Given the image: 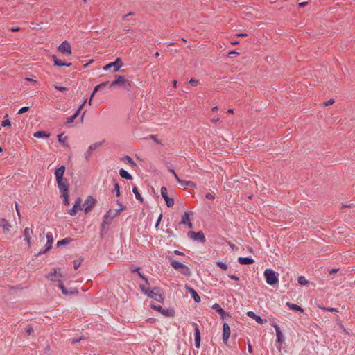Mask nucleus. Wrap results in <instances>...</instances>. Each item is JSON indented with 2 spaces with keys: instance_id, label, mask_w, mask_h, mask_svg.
I'll list each match as a JSON object with an SVG mask.
<instances>
[{
  "instance_id": "obj_51",
  "label": "nucleus",
  "mask_w": 355,
  "mask_h": 355,
  "mask_svg": "<svg viewBox=\"0 0 355 355\" xmlns=\"http://www.w3.org/2000/svg\"><path fill=\"white\" fill-rule=\"evenodd\" d=\"M57 275V270L55 268H53L51 272L49 273V275H47V278L50 279L53 276H55Z\"/></svg>"
},
{
  "instance_id": "obj_22",
  "label": "nucleus",
  "mask_w": 355,
  "mask_h": 355,
  "mask_svg": "<svg viewBox=\"0 0 355 355\" xmlns=\"http://www.w3.org/2000/svg\"><path fill=\"white\" fill-rule=\"evenodd\" d=\"M160 313L166 317H174L175 312L173 308H169L166 309L162 308Z\"/></svg>"
},
{
  "instance_id": "obj_5",
  "label": "nucleus",
  "mask_w": 355,
  "mask_h": 355,
  "mask_svg": "<svg viewBox=\"0 0 355 355\" xmlns=\"http://www.w3.org/2000/svg\"><path fill=\"white\" fill-rule=\"evenodd\" d=\"M263 275L266 283L269 285L273 286L279 282V274L272 269H266Z\"/></svg>"
},
{
  "instance_id": "obj_32",
  "label": "nucleus",
  "mask_w": 355,
  "mask_h": 355,
  "mask_svg": "<svg viewBox=\"0 0 355 355\" xmlns=\"http://www.w3.org/2000/svg\"><path fill=\"white\" fill-rule=\"evenodd\" d=\"M104 140L101 141H99V142H96V143H94V144H91L89 146V151H94V150H98V148L103 145V144L104 143Z\"/></svg>"
},
{
  "instance_id": "obj_26",
  "label": "nucleus",
  "mask_w": 355,
  "mask_h": 355,
  "mask_svg": "<svg viewBox=\"0 0 355 355\" xmlns=\"http://www.w3.org/2000/svg\"><path fill=\"white\" fill-rule=\"evenodd\" d=\"M0 227H1L4 232L10 230L11 225L10 223L5 218H0Z\"/></svg>"
},
{
  "instance_id": "obj_12",
  "label": "nucleus",
  "mask_w": 355,
  "mask_h": 355,
  "mask_svg": "<svg viewBox=\"0 0 355 355\" xmlns=\"http://www.w3.org/2000/svg\"><path fill=\"white\" fill-rule=\"evenodd\" d=\"M88 202H90V204L88 205H86V207L84 209L85 213L87 214L89 213L92 209L95 206L96 200L93 198L92 196H89L87 198V200L85 201L84 205H86L88 203Z\"/></svg>"
},
{
  "instance_id": "obj_35",
  "label": "nucleus",
  "mask_w": 355,
  "mask_h": 355,
  "mask_svg": "<svg viewBox=\"0 0 355 355\" xmlns=\"http://www.w3.org/2000/svg\"><path fill=\"white\" fill-rule=\"evenodd\" d=\"M73 241V239L71 237H67L57 242V246L59 247L60 245H65L67 244L70 243Z\"/></svg>"
},
{
  "instance_id": "obj_6",
  "label": "nucleus",
  "mask_w": 355,
  "mask_h": 355,
  "mask_svg": "<svg viewBox=\"0 0 355 355\" xmlns=\"http://www.w3.org/2000/svg\"><path fill=\"white\" fill-rule=\"evenodd\" d=\"M187 236L189 238H190L194 241H197L202 243H205L206 242V238L202 231H198L197 232L194 231H189L187 232Z\"/></svg>"
},
{
  "instance_id": "obj_59",
  "label": "nucleus",
  "mask_w": 355,
  "mask_h": 355,
  "mask_svg": "<svg viewBox=\"0 0 355 355\" xmlns=\"http://www.w3.org/2000/svg\"><path fill=\"white\" fill-rule=\"evenodd\" d=\"M228 277L233 280L239 281V277H237L236 275H228Z\"/></svg>"
},
{
  "instance_id": "obj_13",
  "label": "nucleus",
  "mask_w": 355,
  "mask_h": 355,
  "mask_svg": "<svg viewBox=\"0 0 355 355\" xmlns=\"http://www.w3.org/2000/svg\"><path fill=\"white\" fill-rule=\"evenodd\" d=\"M231 334L230 327L227 323H224L223 325V341L227 343Z\"/></svg>"
},
{
  "instance_id": "obj_64",
  "label": "nucleus",
  "mask_w": 355,
  "mask_h": 355,
  "mask_svg": "<svg viewBox=\"0 0 355 355\" xmlns=\"http://www.w3.org/2000/svg\"><path fill=\"white\" fill-rule=\"evenodd\" d=\"M166 232L168 234V236H173L174 235L173 231L171 229H167Z\"/></svg>"
},
{
  "instance_id": "obj_41",
  "label": "nucleus",
  "mask_w": 355,
  "mask_h": 355,
  "mask_svg": "<svg viewBox=\"0 0 355 355\" xmlns=\"http://www.w3.org/2000/svg\"><path fill=\"white\" fill-rule=\"evenodd\" d=\"M318 308L322 309V310L328 311L331 312V313H338V310L337 309H336V308L326 307V306H322V305H318Z\"/></svg>"
},
{
  "instance_id": "obj_2",
  "label": "nucleus",
  "mask_w": 355,
  "mask_h": 355,
  "mask_svg": "<svg viewBox=\"0 0 355 355\" xmlns=\"http://www.w3.org/2000/svg\"><path fill=\"white\" fill-rule=\"evenodd\" d=\"M133 86V83L125 78L124 76L116 75L114 80L110 84V89H113L119 87L130 93Z\"/></svg>"
},
{
  "instance_id": "obj_49",
  "label": "nucleus",
  "mask_w": 355,
  "mask_h": 355,
  "mask_svg": "<svg viewBox=\"0 0 355 355\" xmlns=\"http://www.w3.org/2000/svg\"><path fill=\"white\" fill-rule=\"evenodd\" d=\"M25 331L27 336H30L31 334L33 333V328L32 327L31 325L28 324V326H26Z\"/></svg>"
},
{
  "instance_id": "obj_15",
  "label": "nucleus",
  "mask_w": 355,
  "mask_h": 355,
  "mask_svg": "<svg viewBox=\"0 0 355 355\" xmlns=\"http://www.w3.org/2000/svg\"><path fill=\"white\" fill-rule=\"evenodd\" d=\"M247 315L252 319H254L258 324H263L267 322L266 319L261 318V316L256 315L253 311H250L247 312Z\"/></svg>"
},
{
  "instance_id": "obj_21",
  "label": "nucleus",
  "mask_w": 355,
  "mask_h": 355,
  "mask_svg": "<svg viewBox=\"0 0 355 355\" xmlns=\"http://www.w3.org/2000/svg\"><path fill=\"white\" fill-rule=\"evenodd\" d=\"M58 287L61 289L62 294L65 295H71L75 293L73 291H69L61 280H58Z\"/></svg>"
},
{
  "instance_id": "obj_18",
  "label": "nucleus",
  "mask_w": 355,
  "mask_h": 355,
  "mask_svg": "<svg viewBox=\"0 0 355 355\" xmlns=\"http://www.w3.org/2000/svg\"><path fill=\"white\" fill-rule=\"evenodd\" d=\"M112 212H113V210L112 209H109L107 213L104 215L103 218V221L101 223L103 224H105V225H109L112 223Z\"/></svg>"
},
{
  "instance_id": "obj_55",
  "label": "nucleus",
  "mask_w": 355,
  "mask_h": 355,
  "mask_svg": "<svg viewBox=\"0 0 355 355\" xmlns=\"http://www.w3.org/2000/svg\"><path fill=\"white\" fill-rule=\"evenodd\" d=\"M91 154H92V151H89V149L88 148L87 150L85 153V158L86 160H89L90 156H91Z\"/></svg>"
},
{
  "instance_id": "obj_46",
  "label": "nucleus",
  "mask_w": 355,
  "mask_h": 355,
  "mask_svg": "<svg viewBox=\"0 0 355 355\" xmlns=\"http://www.w3.org/2000/svg\"><path fill=\"white\" fill-rule=\"evenodd\" d=\"M216 265H217V266H218L220 269H222L223 270H227L228 268L227 265L225 263L222 262V261H217Z\"/></svg>"
},
{
  "instance_id": "obj_10",
  "label": "nucleus",
  "mask_w": 355,
  "mask_h": 355,
  "mask_svg": "<svg viewBox=\"0 0 355 355\" xmlns=\"http://www.w3.org/2000/svg\"><path fill=\"white\" fill-rule=\"evenodd\" d=\"M212 309L216 312L218 313L220 315V318L221 319L223 320H225L226 318H231V315L225 312L222 308L221 306H220V304H217V303H215L213 306H212Z\"/></svg>"
},
{
  "instance_id": "obj_34",
  "label": "nucleus",
  "mask_w": 355,
  "mask_h": 355,
  "mask_svg": "<svg viewBox=\"0 0 355 355\" xmlns=\"http://www.w3.org/2000/svg\"><path fill=\"white\" fill-rule=\"evenodd\" d=\"M112 182L114 183V189H113L112 192L115 191L116 196L119 197V196H120L121 193H120V187L119 185L117 180L114 178L112 180Z\"/></svg>"
},
{
  "instance_id": "obj_40",
  "label": "nucleus",
  "mask_w": 355,
  "mask_h": 355,
  "mask_svg": "<svg viewBox=\"0 0 355 355\" xmlns=\"http://www.w3.org/2000/svg\"><path fill=\"white\" fill-rule=\"evenodd\" d=\"M4 118H5V119L1 122V125L2 127L10 126L11 125V122H10V121L9 119L8 114H6L4 116Z\"/></svg>"
},
{
  "instance_id": "obj_38",
  "label": "nucleus",
  "mask_w": 355,
  "mask_h": 355,
  "mask_svg": "<svg viewBox=\"0 0 355 355\" xmlns=\"http://www.w3.org/2000/svg\"><path fill=\"white\" fill-rule=\"evenodd\" d=\"M297 282L300 286H308L310 284L309 281L306 279L304 276L298 277Z\"/></svg>"
},
{
  "instance_id": "obj_3",
  "label": "nucleus",
  "mask_w": 355,
  "mask_h": 355,
  "mask_svg": "<svg viewBox=\"0 0 355 355\" xmlns=\"http://www.w3.org/2000/svg\"><path fill=\"white\" fill-rule=\"evenodd\" d=\"M168 259L169 260L170 264L173 268L178 270L182 275L186 277H189L191 276V271L187 266L173 259L171 257H168Z\"/></svg>"
},
{
  "instance_id": "obj_61",
  "label": "nucleus",
  "mask_w": 355,
  "mask_h": 355,
  "mask_svg": "<svg viewBox=\"0 0 355 355\" xmlns=\"http://www.w3.org/2000/svg\"><path fill=\"white\" fill-rule=\"evenodd\" d=\"M151 291H154V292L155 293H161L162 292V288H160L159 287H154L153 289H151Z\"/></svg>"
},
{
  "instance_id": "obj_52",
  "label": "nucleus",
  "mask_w": 355,
  "mask_h": 355,
  "mask_svg": "<svg viewBox=\"0 0 355 355\" xmlns=\"http://www.w3.org/2000/svg\"><path fill=\"white\" fill-rule=\"evenodd\" d=\"M189 83L192 85V86H197L199 83V80H196L194 78H191L189 81Z\"/></svg>"
},
{
  "instance_id": "obj_60",
  "label": "nucleus",
  "mask_w": 355,
  "mask_h": 355,
  "mask_svg": "<svg viewBox=\"0 0 355 355\" xmlns=\"http://www.w3.org/2000/svg\"><path fill=\"white\" fill-rule=\"evenodd\" d=\"M205 198L209 200L214 199V195H212L211 193H207L205 194Z\"/></svg>"
},
{
  "instance_id": "obj_62",
  "label": "nucleus",
  "mask_w": 355,
  "mask_h": 355,
  "mask_svg": "<svg viewBox=\"0 0 355 355\" xmlns=\"http://www.w3.org/2000/svg\"><path fill=\"white\" fill-rule=\"evenodd\" d=\"M173 253L175 254V255H178V256H184V254L178 250H175L173 251Z\"/></svg>"
},
{
  "instance_id": "obj_36",
  "label": "nucleus",
  "mask_w": 355,
  "mask_h": 355,
  "mask_svg": "<svg viewBox=\"0 0 355 355\" xmlns=\"http://www.w3.org/2000/svg\"><path fill=\"white\" fill-rule=\"evenodd\" d=\"M60 193H62V196L63 197V204L64 205H69V191H60Z\"/></svg>"
},
{
  "instance_id": "obj_28",
  "label": "nucleus",
  "mask_w": 355,
  "mask_h": 355,
  "mask_svg": "<svg viewBox=\"0 0 355 355\" xmlns=\"http://www.w3.org/2000/svg\"><path fill=\"white\" fill-rule=\"evenodd\" d=\"M119 175L122 178L125 179L127 180H131L132 179V176L131 175V174H130L127 171H125L123 168H121L119 170Z\"/></svg>"
},
{
  "instance_id": "obj_24",
  "label": "nucleus",
  "mask_w": 355,
  "mask_h": 355,
  "mask_svg": "<svg viewBox=\"0 0 355 355\" xmlns=\"http://www.w3.org/2000/svg\"><path fill=\"white\" fill-rule=\"evenodd\" d=\"M33 230L30 227H26L24 231V239L28 242V245L31 244V236Z\"/></svg>"
},
{
  "instance_id": "obj_33",
  "label": "nucleus",
  "mask_w": 355,
  "mask_h": 355,
  "mask_svg": "<svg viewBox=\"0 0 355 355\" xmlns=\"http://www.w3.org/2000/svg\"><path fill=\"white\" fill-rule=\"evenodd\" d=\"M132 192L135 196V198L137 200H138L141 203L144 202V198H142L141 195L140 194L138 188L136 186H134L132 188Z\"/></svg>"
},
{
  "instance_id": "obj_30",
  "label": "nucleus",
  "mask_w": 355,
  "mask_h": 355,
  "mask_svg": "<svg viewBox=\"0 0 355 355\" xmlns=\"http://www.w3.org/2000/svg\"><path fill=\"white\" fill-rule=\"evenodd\" d=\"M109 84V82L108 81H105V82H103L100 84H98V85H96L94 89H93V92L92 93V97H94V96L95 95V94L99 91L101 89L105 87L106 85H107Z\"/></svg>"
},
{
  "instance_id": "obj_27",
  "label": "nucleus",
  "mask_w": 355,
  "mask_h": 355,
  "mask_svg": "<svg viewBox=\"0 0 355 355\" xmlns=\"http://www.w3.org/2000/svg\"><path fill=\"white\" fill-rule=\"evenodd\" d=\"M47 241L46 243V250H51L52 248V244L53 243V236L51 232L46 234Z\"/></svg>"
},
{
  "instance_id": "obj_31",
  "label": "nucleus",
  "mask_w": 355,
  "mask_h": 355,
  "mask_svg": "<svg viewBox=\"0 0 355 355\" xmlns=\"http://www.w3.org/2000/svg\"><path fill=\"white\" fill-rule=\"evenodd\" d=\"M33 136L36 138H47L50 136V134L46 131L41 130L35 132Z\"/></svg>"
},
{
  "instance_id": "obj_37",
  "label": "nucleus",
  "mask_w": 355,
  "mask_h": 355,
  "mask_svg": "<svg viewBox=\"0 0 355 355\" xmlns=\"http://www.w3.org/2000/svg\"><path fill=\"white\" fill-rule=\"evenodd\" d=\"M121 160L123 161L124 162L128 163V164H130L132 166H137L136 163L134 162V160L129 155L124 156L121 159Z\"/></svg>"
},
{
  "instance_id": "obj_54",
  "label": "nucleus",
  "mask_w": 355,
  "mask_h": 355,
  "mask_svg": "<svg viewBox=\"0 0 355 355\" xmlns=\"http://www.w3.org/2000/svg\"><path fill=\"white\" fill-rule=\"evenodd\" d=\"M334 103V100L333 98H330L329 100L324 101L323 103L324 106L327 107L330 105H332Z\"/></svg>"
},
{
  "instance_id": "obj_42",
  "label": "nucleus",
  "mask_w": 355,
  "mask_h": 355,
  "mask_svg": "<svg viewBox=\"0 0 355 355\" xmlns=\"http://www.w3.org/2000/svg\"><path fill=\"white\" fill-rule=\"evenodd\" d=\"M106 225H107L103 223L101 224L100 236L101 238H103L107 233L108 228L105 227Z\"/></svg>"
},
{
  "instance_id": "obj_25",
  "label": "nucleus",
  "mask_w": 355,
  "mask_h": 355,
  "mask_svg": "<svg viewBox=\"0 0 355 355\" xmlns=\"http://www.w3.org/2000/svg\"><path fill=\"white\" fill-rule=\"evenodd\" d=\"M286 306L289 307L293 311H299V312H301V313L304 312L303 308L301 307L300 306L297 305V304H295L287 302L286 303Z\"/></svg>"
},
{
  "instance_id": "obj_20",
  "label": "nucleus",
  "mask_w": 355,
  "mask_h": 355,
  "mask_svg": "<svg viewBox=\"0 0 355 355\" xmlns=\"http://www.w3.org/2000/svg\"><path fill=\"white\" fill-rule=\"evenodd\" d=\"M194 341L196 347L199 348L201 341L200 331L199 329H196L194 330Z\"/></svg>"
},
{
  "instance_id": "obj_1",
  "label": "nucleus",
  "mask_w": 355,
  "mask_h": 355,
  "mask_svg": "<svg viewBox=\"0 0 355 355\" xmlns=\"http://www.w3.org/2000/svg\"><path fill=\"white\" fill-rule=\"evenodd\" d=\"M65 171L66 168L63 165L55 169L54 174L60 192L69 191V189L68 180L64 177Z\"/></svg>"
},
{
  "instance_id": "obj_58",
  "label": "nucleus",
  "mask_w": 355,
  "mask_h": 355,
  "mask_svg": "<svg viewBox=\"0 0 355 355\" xmlns=\"http://www.w3.org/2000/svg\"><path fill=\"white\" fill-rule=\"evenodd\" d=\"M248 351L249 353L252 354L253 352V348L250 341L248 342Z\"/></svg>"
},
{
  "instance_id": "obj_8",
  "label": "nucleus",
  "mask_w": 355,
  "mask_h": 355,
  "mask_svg": "<svg viewBox=\"0 0 355 355\" xmlns=\"http://www.w3.org/2000/svg\"><path fill=\"white\" fill-rule=\"evenodd\" d=\"M161 196L164 199L166 205L168 207H172L174 205V200L168 196L167 188L166 187H161Z\"/></svg>"
},
{
  "instance_id": "obj_44",
  "label": "nucleus",
  "mask_w": 355,
  "mask_h": 355,
  "mask_svg": "<svg viewBox=\"0 0 355 355\" xmlns=\"http://www.w3.org/2000/svg\"><path fill=\"white\" fill-rule=\"evenodd\" d=\"M83 261V258H82V257H80L78 260L73 261L74 270H76L80 267Z\"/></svg>"
},
{
  "instance_id": "obj_39",
  "label": "nucleus",
  "mask_w": 355,
  "mask_h": 355,
  "mask_svg": "<svg viewBox=\"0 0 355 355\" xmlns=\"http://www.w3.org/2000/svg\"><path fill=\"white\" fill-rule=\"evenodd\" d=\"M180 184L182 187H195L196 186V183H194L192 181H187V180H182V182H180Z\"/></svg>"
},
{
  "instance_id": "obj_11",
  "label": "nucleus",
  "mask_w": 355,
  "mask_h": 355,
  "mask_svg": "<svg viewBox=\"0 0 355 355\" xmlns=\"http://www.w3.org/2000/svg\"><path fill=\"white\" fill-rule=\"evenodd\" d=\"M58 50L62 53H66L68 55L71 54V45L67 40L63 41L61 43V44L58 46Z\"/></svg>"
},
{
  "instance_id": "obj_4",
  "label": "nucleus",
  "mask_w": 355,
  "mask_h": 355,
  "mask_svg": "<svg viewBox=\"0 0 355 355\" xmlns=\"http://www.w3.org/2000/svg\"><path fill=\"white\" fill-rule=\"evenodd\" d=\"M139 288L141 291L148 297H150L162 304L164 302V297L161 293H155L154 291H151L150 288L146 287L144 284H140Z\"/></svg>"
},
{
  "instance_id": "obj_48",
  "label": "nucleus",
  "mask_w": 355,
  "mask_h": 355,
  "mask_svg": "<svg viewBox=\"0 0 355 355\" xmlns=\"http://www.w3.org/2000/svg\"><path fill=\"white\" fill-rule=\"evenodd\" d=\"M137 275H139V277L140 278H141L146 283V284L147 285H149L150 283L148 282V278L146 277V276H145L143 273H141L140 271L137 273Z\"/></svg>"
},
{
  "instance_id": "obj_53",
  "label": "nucleus",
  "mask_w": 355,
  "mask_h": 355,
  "mask_svg": "<svg viewBox=\"0 0 355 355\" xmlns=\"http://www.w3.org/2000/svg\"><path fill=\"white\" fill-rule=\"evenodd\" d=\"M54 87L58 91L66 92L68 90V89L67 87H63V86L55 85Z\"/></svg>"
},
{
  "instance_id": "obj_19",
  "label": "nucleus",
  "mask_w": 355,
  "mask_h": 355,
  "mask_svg": "<svg viewBox=\"0 0 355 355\" xmlns=\"http://www.w3.org/2000/svg\"><path fill=\"white\" fill-rule=\"evenodd\" d=\"M238 262L241 265H250L254 263V260L251 257H239Z\"/></svg>"
},
{
  "instance_id": "obj_43",
  "label": "nucleus",
  "mask_w": 355,
  "mask_h": 355,
  "mask_svg": "<svg viewBox=\"0 0 355 355\" xmlns=\"http://www.w3.org/2000/svg\"><path fill=\"white\" fill-rule=\"evenodd\" d=\"M126 209V207L124 206V205H121V207H120L119 209H115V211L112 212V218H114V217H116V216H118L121 211L125 210Z\"/></svg>"
},
{
  "instance_id": "obj_16",
  "label": "nucleus",
  "mask_w": 355,
  "mask_h": 355,
  "mask_svg": "<svg viewBox=\"0 0 355 355\" xmlns=\"http://www.w3.org/2000/svg\"><path fill=\"white\" fill-rule=\"evenodd\" d=\"M273 327L275 329L276 331V336H277V343H279V344H282L284 342V336L279 328V327L277 324H272Z\"/></svg>"
},
{
  "instance_id": "obj_29",
  "label": "nucleus",
  "mask_w": 355,
  "mask_h": 355,
  "mask_svg": "<svg viewBox=\"0 0 355 355\" xmlns=\"http://www.w3.org/2000/svg\"><path fill=\"white\" fill-rule=\"evenodd\" d=\"M63 133L58 135V140L62 146L69 148V144L66 142L67 137H63Z\"/></svg>"
},
{
  "instance_id": "obj_17",
  "label": "nucleus",
  "mask_w": 355,
  "mask_h": 355,
  "mask_svg": "<svg viewBox=\"0 0 355 355\" xmlns=\"http://www.w3.org/2000/svg\"><path fill=\"white\" fill-rule=\"evenodd\" d=\"M52 59L53 60L54 65L57 67H70L72 64L71 62H65L62 60L58 59L55 55H52Z\"/></svg>"
},
{
  "instance_id": "obj_50",
  "label": "nucleus",
  "mask_w": 355,
  "mask_h": 355,
  "mask_svg": "<svg viewBox=\"0 0 355 355\" xmlns=\"http://www.w3.org/2000/svg\"><path fill=\"white\" fill-rule=\"evenodd\" d=\"M30 109L29 107H23L21 108H20L17 112L18 114H24L25 112H26L27 111H28Z\"/></svg>"
},
{
  "instance_id": "obj_7",
  "label": "nucleus",
  "mask_w": 355,
  "mask_h": 355,
  "mask_svg": "<svg viewBox=\"0 0 355 355\" xmlns=\"http://www.w3.org/2000/svg\"><path fill=\"white\" fill-rule=\"evenodd\" d=\"M123 65V62L121 58L118 57L115 60L114 62H110L109 64L105 65L103 68L104 71H107L110 69L112 67H114V72H117L119 71L120 68Z\"/></svg>"
},
{
  "instance_id": "obj_57",
  "label": "nucleus",
  "mask_w": 355,
  "mask_h": 355,
  "mask_svg": "<svg viewBox=\"0 0 355 355\" xmlns=\"http://www.w3.org/2000/svg\"><path fill=\"white\" fill-rule=\"evenodd\" d=\"M162 214H161L159 216V217H158V218H157V222H156V223H155V227H156V228H158V227H159V224H160V222H161V220H162Z\"/></svg>"
},
{
  "instance_id": "obj_45",
  "label": "nucleus",
  "mask_w": 355,
  "mask_h": 355,
  "mask_svg": "<svg viewBox=\"0 0 355 355\" xmlns=\"http://www.w3.org/2000/svg\"><path fill=\"white\" fill-rule=\"evenodd\" d=\"M76 119V118L73 114L69 117H67V121L64 123V125L67 127H69V124L73 123Z\"/></svg>"
},
{
  "instance_id": "obj_23",
  "label": "nucleus",
  "mask_w": 355,
  "mask_h": 355,
  "mask_svg": "<svg viewBox=\"0 0 355 355\" xmlns=\"http://www.w3.org/2000/svg\"><path fill=\"white\" fill-rule=\"evenodd\" d=\"M193 212H192V211L184 212V214L182 216L181 222L180 223V224L184 225L186 223H189V220H190L189 216H193Z\"/></svg>"
},
{
  "instance_id": "obj_63",
  "label": "nucleus",
  "mask_w": 355,
  "mask_h": 355,
  "mask_svg": "<svg viewBox=\"0 0 355 355\" xmlns=\"http://www.w3.org/2000/svg\"><path fill=\"white\" fill-rule=\"evenodd\" d=\"M135 15V13L133 12H130L129 13L126 14V15H124L123 16V19H125L128 17L129 16H133Z\"/></svg>"
},
{
  "instance_id": "obj_56",
  "label": "nucleus",
  "mask_w": 355,
  "mask_h": 355,
  "mask_svg": "<svg viewBox=\"0 0 355 355\" xmlns=\"http://www.w3.org/2000/svg\"><path fill=\"white\" fill-rule=\"evenodd\" d=\"M49 250H46V247L44 249V250H40V252H38L35 256V257H39L43 254H45L46 252H48Z\"/></svg>"
},
{
  "instance_id": "obj_9",
  "label": "nucleus",
  "mask_w": 355,
  "mask_h": 355,
  "mask_svg": "<svg viewBox=\"0 0 355 355\" xmlns=\"http://www.w3.org/2000/svg\"><path fill=\"white\" fill-rule=\"evenodd\" d=\"M82 199L80 198H78L73 206V207L68 211V214L71 216H76L77 212L80 210L83 209L81 206Z\"/></svg>"
},
{
  "instance_id": "obj_14",
  "label": "nucleus",
  "mask_w": 355,
  "mask_h": 355,
  "mask_svg": "<svg viewBox=\"0 0 355 355\" xmlns=\"http://www.w3.org/2000/svg\"><path fill=\"white\" fill-rule=\"evenodd\" d=\"M185 288L186 291L189 293L195 302L199 303L201 301L200 297L199 296V295L194 288L187 285H186Z\"/></svg>"
},
{
  "instance_id": "obj_47",
  "label": "nucleus",
  "mask_w": 355,
  "mask_h": 355,
  "mask_svg": "<svg viewBox=\"0 0 355 355\" xmlns=\"http://www.w3.org/2000/svg\"><path fill=\"white\" fill-rule=\"evenodd\" d=\"M150 308L155 311H158L159 313L161 312L163 307H162L160 305H157L154 303L150 304Z\"/></svg>"
}]
</instances>
